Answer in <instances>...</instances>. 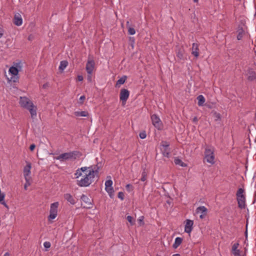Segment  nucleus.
Here are the masks:
<instances>
[{
    "mask_svg": "<svg viewBox=\"0 0 256 256\" xmlns=\"http://www.w3.org/2000/svg\"><path fill=\"white\" fill-rule=\"evenodd\" d=\"M96 166H92L88 167V170H86L82 176V178L77 180V184L81 187L89 186L94 181L96 176L98 177V168H96Z\"/></svg>",
    "mask_w": 256,
    "mask_h": 256,
    "instance_id": "f257e3e1",
    "label": "nucleus"
},
{
    "mask_svg": "<svg viewBox=\"0 0 256 256\" xmlns=\"http://www.w3.org/2000/svg\"><path fill=\"white\" fill-rule=\"evenodd\" d=\"M82 156V152L79 151H72L62 154L55 158L60 161H65L68 160H74L80 158Z\"/></svg>",
    "mask_w": 256,
    "mask_h": 256,
    "instance_id": "f03ea898",
    "label": "nucleus"
},
{
    "mask_svg": "<svg viewBox=\"0 0 256 256\" xmlns=\"http://www.w3.org/2000/svg\"><path fill=\"white\" fill-rule=\"evenodd\" d=\"M86 70L88 73V80L89 82L92 81V74L95 70V62L93 58L88 56V62L86 64Z\"/></svg>",
    "mask_w": 256,
    "mask_h": 256,
    "instance_id": "7ed1b4c3",
    "label": "nucleus"
},
{
    "mask_svg": "<svg viewBox=\"0 0 256 256\" xmlns=\"http://www.w3.org/2000/svg\"><path fill=\"white\" fill-rule=\"evenodd\" d=\"M244 189L240 188L238 189L236 193V200L238 201V206L240 209H244L246 208V196L244 194Z\"/></svg>",
    "mask_w": 256,
    "mask_h": 256,
    "instance_id": "20e7f679",
    "label": "nucleus"
},
{
    "mask_svg": "<svg viewBox=\"0 0 256 256\" xmlns=\"http://www.w3.org/2000/svg\"><path fill=\"white\" fill-rule=\"evenodd\" d=\"M214 150L212 148L206 146L204 151V158L206 162L212 164L214 163Z\"/></svg>",
    "mask_w": 256,
    "mask_h": 256,
    "instance_id": "39448f33",
    "label": "nucleus"
},
{
    "mask_svg": "<svg viewBox=\"0 0 256 256\" xmlns=\"http://www.w3.org/2000/svg\"><path fill=\"white\" fill-rule=\"evenodd\" d=\"M59 206L58 202H56L50 204V216H48V220L54 219L58 215V208Z\"/></svg>",
    "mask_w": 256,
    "mask_h": 256,
    "instance_id": "423d86ee",
    "label": "nucleus"
},
{
    "mask_svg": "<svg viewBox=\"0 0 256 256\" xmlns=\"http://www.w3.org/2000/svg\"><path fill=\"white\" fill-rule=\"evenodd\" d=\"M151 120L152 124L158 130H161L163 128L162 123L160 118L156 114L151 116Z\"/></svg>",
    "mask_w": 256,
    "mask_h": 256,
    "instance_id": "0eeeda50",
    "label": "nucleus"
},
{
    "mask_svg": "<svg viewBox=\"0 0 256 256\" xmlns=\"http://www.w3.org/2000/svg\"><path fill=\"white\" fill-rule=\"evenodd\" d=\"M20 106L24 108L28 109L30 106H32L34 104L26 96H20L19 102Z\"/></svg>",
    "mask_w": 256,
    "mask_h": 256,
    "instance_id": "6e6552de",
    "label": "nucleus"
},
{
    "mask_svg": "<svg viewBox=\"0 0 256 256\" xmlns=\"http://www.w3.org/2000/svg\"><path fill=\"white\" fill-rule=\"evenodd\" d=\"M81 199L83 202L82 205L83 207L86 208H91L92 207V199L91 198L86 196V195L82 194L81 196Z\"/></svg>",
    "mask_w": 256,
    "mask_h": 256,
    "instance_id": "1a4fd4ad",
    "label": "nucleus"
},
{
    "mask_svg": "<svg viewBox=\"0 0 256 256\" xmlns=\"http://www.w3.org/2000/svg\"><path fill=\"white\" fill-rule=\"evenodd\" d=\"M130 96V92L125 88H122L120 91V99L122 102V105L126 103Z\"/></svg>",
    "mask_w": 256,
    "mask_h": 256,
    "instance_id": "9d476101",
    "label": "nucleus"
},
{
    "mask_svg": "<svg viewBox=\"0 0 256 256\" xmlns=\"http://www.w3.org/2000/svg\"><path fill=\"white\" fill-rule=\"evenodd\" d=\"M176 56L177 58L180 60H184V50L182 46H178L176 50Z\"/></svg>",
    "mask_w": 256,
    "mask_h": 256,
    "instance_id": "9b49d317",
    "label": "nucleus"
},
{
    "mask_svg": "<svg viewBox=\"0 0 256 256\" xmlns=\"http://www.w3.org/2000/svg\"><path fill=\"white\" fill-rule=\"evenodd\" d=\"M112 182L110 180H107L105 183L106 190L110 194V196L114 192V189L112 186Z\"/></svg>",
    "mask_w": 256,
    "mask_h": 256,
    "instance_id": "f8f14e48",
    "label": "nucleus"
},
{
    "mask_svg": "<svg viewBox=\"0 0 256 256\" xmlns=\"http://www.w3.org/2000/svg\"><path fill=\"white\" fill-rule=\"evenodd\" d=\"M13 22L17 26H20L22 24V19L20 14L16 13L14 14Z\"/></svg>",
    "mask_w": 256,
    "mask_h": 256,
    "instance_id": "ddd939ff",
    "label": "nucleus"
},
{
    "mask_svg": "<svg viewBox=\"0 0 256 256\" xmlns=\"http://www.w3.org/2000/svg\"><path fill=\"white\" fill-rule=\"evenodd\" d=\"M194 222L190 220H186V224L184 227V231L186 233L190 234L192 230Z\"/></svg>",
    "mask_w": 256,
    "mask_h": 256,
    "instance_id": "4468645a",
    "label": "nucleus"
},
{
    "mask_svg": "<svg viewBox=\"0 0 256 256\" xmlns=\"http://www.w3.org/2000/svg\"><path fill=\"white\" fill-rule=\"evenodd\" d=\"M31 164L30 162H28L27 164L24 167V178H30V176H29L30 174V169H31Z\"/></svg>",
    "mask_w": 256,
    "mask_h": 256,
    "instance_id": "2eb2a0df",
    "label": "nucleus"
},
{
    "mask_svg": "<svg viewBox=\"0 0 256 256\" xmlns=\"http://www.w3.org/2000/svg\"><path fill=\"white\" fill-rule=\"evenodd\" d=\"M192 54L196 58L199 56V48L198 44L194 43L192 48Z\"/></svg>",
    "mask_w": 256,
    "mask_h": 256,
    "instance_id": "dca6fc26",
    "label": "nucleus"
},
{
    "mask_svg": "<svg viewBox=\"0 0 256 256\" xmlns=\"http://www.w3.org/2000/svg\"><path fill=\"white\" fill-rule=\"evenodd\" d=\"M88 167H82L76 170V173L74 174V175L76 176V178H78L80 176H82L84 174H82V172L84 174L85 172V171L86 170H88Z\"/></svg>",
    "mask_w": 256,
    "mask_h": 256,
    "instance_id": "f3484780",
    "label": "nucleus"
},
{
    "mask_svg": "<svg viewBox=\"0 0 256 256\" xmlns=\"http://www.w3.org/2000/svg\"><path fill=\"white\" fill-rule=\"evenodd\" d=\"M239 246L238 243H235L232 246V252L234 256H240V250H238V248Z\"/></svg>",
    "mask_w": 256,
    "mask_h": 256,
    "instance_id": "a211bd4d",
    "label": "nucleus"
},
{
    "mask_svg": "<svg viewBox=\"0 0 256 256\" xmlns=\"http://www.w3.org/2000/svg\"><path fill=\"white\" fill-rule=\"evenodd\" d=\"M64 197L65 200L70 202L71 204H74L76 203L75 200L70 194H64Z\"/></svg>",
    "mask_w": 256,
    "mask_h": 256,
    "instance_id": "6ab92c4d",
    "label": "nucleus"
},
{
    "mask_svg": "<svg viewBox=\"0 0 256 256\" xmlns=\"http://www.w3.org/2000/svg\"><path fill=\"white\" fill-rule=\"evenodd\" d=\"M31 114V117L32 118H34L36 115V107L33 104L32 106H30L28 108Z\"/></svg>",
    "mask_w": 256,
    "mask_h": 256,
    "instance_id": "aec40b11",
    "label": "nucleus"
},
{
    "mask_svg": "<svg viewBox=\"0 0 256 256\" xmlns=\"http://www.w3.org/2000/svg\"><path fill=\"white\" fill-rule=\"evenodd\" d=\"M127 76H122L116 82V87L119 88L121 84H122L125 82Z\"/></svg>",
    "mask_w": 256,
    "mask_h": 256,
    "instance_id": "412c9836",
    "label": "nucleus"
},
{
    "mask_svg": "<svg viewBox=\"0 0 256 256\" xmlns=\"http://www.w3.org/2000/svg\"><path fill=\"white\" fill-rule=\"evenodd\" d=\"M207 212L208 209L204 206H200L198 207L196 210V212L197 214L200 213L201 214H207Z\"/></svg>",
    "mask_w": 256,
    "mask_h": 256,
    "instance_id": "4be33fe9",
    "label": "nucleus"
},
{
    "mask_svg": "<svg viewBox=\"0 0 256 256\" xmlns=\"http://www.w3.org/2000/svg\"><path fill=\"white\" fill-rule=\"evenodd\" d=\"M182 242V239L181 238L178 237L176 238L174 243L172 245L174 248H176L179 246L180 245Z\"/></svg>",
    "mask_w": 256,
    "mask_h": 256,
    "instance_id": "5701e85b",
    "label": "nucleus"
},
{
    "mask_svg": "<svg viewBox=\"0 0 256 256\" xmlns=\"http://www.w3.org/2000/svg\"><path fill=\"white\" fill-rule=\"evenodd\" d=\"M74 115L76 116H88L89 114L86 111L75 112Z\"/></svg>",
    "mask_w": 256,
    "mask_h": 256,
    "instance_id": "b1692460",
    "label": "nucleus"
},
{
    "mask_svg": "<svg viewBox=\"0 0 256 256\" xmlns=\"http://www.w3.org/2000/svg\"><path fill=\"white\" fill-rule=\"evenodd\" d=\"M197 100H198V104L199 106H202L205 102V98L202 95H199L197 97Z\"/></svg>",
    "mask_w": 256,
    "mask_h": 256,
    "instance_id": "393cba45",
    "label": "nucleus"
},
{
    "mask_svg": "<svg viewBox=\"0 0 256 256\" xmlns=\"http://www.w3.org/2000/svg\"><path fill=\"white\" fill-rule=\"evenodd\" d=\"M9 72L12 74L16 76L19 72V70L14 66H11L9 69Z\"/></svg>",
    "mask_w": 256,
    "mask_h": 256,
    "instance_id": "a878e982",
    "label": "nucleus"
},
{
    "mask_svg": "<svg viewBox=\"0 0 256 256\" xmlns=\"http://www.w3.org/2000/svg\"><path fill=\"white\" fill-rule=\"evenodd\" d=\"M68 64V62L66 60H62L60 63V66H59V70L60 71H63V70L67 66Z\"/></svg>",
    "mask_w": 256,
    "mask_h": 256,
    "instance_id": "bb28decb",
    "label": "nucleus"
},
{
    "mask_svg": "<svg viewBox=\"0 0 256 256\" xmlns=\"http://www.w3.org/2000/svg\"><path fill=\"white\" fill-rule=\"evenodd\" d=\"M238 34L237 36V39L238 40H240L243 37L244 34V30L242 28H240L238 30Z\"/></svg>",
    "mask_w": 256,
    "mask_h": 256,
    "instance_id": "cd10ccee",
    "label": "nucleus"
},
{
    "mask_svg": "<svg viewBox=\"0 0 256 256\" xmlns=\"http://www.w3.org/2000/svg\"><path fill=\"white\" fill-rule=\"evenodd\" d=\"M4 196H5L4 194V193H1V192H0V202L2 204L4 205L6 207L8 208L7 204H6V203L4 201Z\"/></svg>",
    "mask_w": 256,
    "mask_h": 256,
    "instance_id": "c85d7f7f",
    "label": "nucleus"
},
{
    "mask_svg": "<svg viewBox=\"0 0 256 256\" xmlns=\"http://www.w3.org/2000/svg\"><path fill=\"white\" fill-rule=\"evenodd\" d=\"M24 178L26 180V183L24 184V189L25 190H27L28 187V186H30V184H31L30 178Z\"/></svg>",
    "mask_w": 256,
    "mask_h": 256,
    "instance_id": "c756f323",
    "label": "nucleus"
},
{
    "mask_svg": "<svg viewBox=\"0 0 256 256\" xmlns=\"http://www.w3.org/2000/svg\"><path fill=\"white\" fill-rule=\"evenodd\" d=\"M174 164L176 165H180L182 166H185V164L179 158H176L174 160Z\"/></svg>",
    "mask_w": 256,
    "mask_h": 256,
    "instance_id": "7c9ffc66",
    "label": "nucleus"
},
{
    "mask_svg": "<svg viewBox=\"0 0 256 256\" xmlns=\"http://www.w3.org/2000/svg\"><path fill=\"white\" fill-rule=\"evenodd\" d=\"M147 177V173L146 171V170H144L142 174V178L140 180L142 182H144L146 180Z\"/></svg>",
    "mask_w": 256,
    "mask_h": 256,
    "instance_id": "2f4dec72",
    "label": "nucleus"
},
{
    "mask_svg": "<svg viewBox=\"0 0 256 256\" xmlns=\"http://www.w3.org/2000/svg\"><path fill=\"white\" fill-rule=\"evenodd\" d=\"M128 221L130 223L131 225L134 224V221L133 220V218L132 216H128L126 218Z\"/></svg>",
    "mask_w": 256,
    "mask_h": 256,
    "instance_id": "473e14b6",
    "label": "nucleus"
},
{
    "mask_svg": "<svg viewBox=\"0 0 256 256\" xmlns=\"http://www.w3.org/2000/svg\"><path fill=\"white\" fill-rule=\"evenodd\" d=\"M128 33L130 35H133L136 33L135 30L134 28L129 26L128 28Z\"/></svg>",
    "mask_w": 256,
    "mask_h": 256,
    "instance_id": "72a5a7b5",
    "label": "nucleus"
},
{
    "mask_svg": "<svg viewBox=\"0 0 256 256\" xmlns=\"http://www.w3.org/2000/svg\"><path fill=\"white\" fill-rule=\"evenodd\" d=\"M214 116L216 118V120H218L220 119V114L219 113L216 112H214Z\"/></svg>",
    "mask_w": 256,
    "mask_h": 256,
    "instance_id": "f704fd0d",
    "label": "nucleus"
},
{
    "mask_svg": "<svg viewBox=\"0 0 256 256\" xmlns=\"http://www.w3.org/2000/svg\"><path fill=\"white\" fill-rule=\"evenodd\" d=\"M126 190L128 192L132 191L134 190L133 186L130 184H128L126 185Z\"/></svg>",
    "mask_w": 256,
    "mask_h": 256,
    "instance_id": "c9c22d12",
    "label": "nucleus"
},
{
    "mask_svg": "<svg viewBox=\"0 0 256 256\" xmlns=\"http://www.w3.org/2000/svg\"><path fill=\"white\" fill-rule=\"evenodd\" d=\"M139 136L140 137L142 138V139H144V138H146V133L144 131L142 132H141L139 134Z\"/></svg>",
    "mask_w": 256,
    "mask_h": 256,
    "instance_id": "e433bc0d",
    "label": "nucleus"
},
{
    "mask_svg": "<svg viewBox=\"0 0 256 256\" xmlns=\"http://www.w3.org/2000/svg\"><path fill=\"white\" fill-rule=\"evenodd\" d=\"M45 248H48L50 247L51 244L49 242H46L44 244Z\"/></svg>",
    "mask_w": 256,
    "mask_h": 256,
    "instance_id": "4c0bfd02",
    "label": "nucleus"
},
{
    "mask_svg": "<svg viewBox=\"0 0 256 256\" xmlns=\"http://www.w3.org/2000/svg\"><path fill=\"white\" fill-rule=\"evenodd\" d=\"M86 98H85V96H82L80 97V99H79V102H78L80 104H82L84 103V100H85Z\"/></svg>",
    "mask_w": 256,
    "mask_h": 256,
    "instance_id": "58836bf2",
    "label": "nucleus"
},
{
    "mask_svg": "<svg viewBox=\"0 0 256 256\" xmlns=\"http://www.w3.org/2000/svg\"><path fill=\"white\" fill-rule=\"evenodd\" d=\"M164 156L166 157H168L169 156V152L167 150V149H164V152H162Z\"/></svg>",
    "mask_w": 256,
    "mask_h": 256,
    "instance_id": "ea45409f",
    "label": "nucleus"
},
{
    "mask_svg": "<svg viewBox=\"0 0 256 256\" xmlns=\"http://www.w3.org/2000/svg\"><path fill=\"white\" fill-rule=\"evenodd\" d=\"M118 198H120L122 200L124 198V194L122 192H119L118 194Z\"/></svg>",
    "mask_w": 256,
    "mask_h": 256,
    "instance_id": "a19ab883",
    "label": "nucleus"
},
{
    "mask_svg": "<svg viewBox=\"0 0 256 256\" xmlns=\"http://www.w3.org/2000/svg\"><path fill=\"white\" fill-rule=\"evenodd\" d=\"M14 67L18 68V69L19 70V71H20L22 69V66L20 64V63H16L15 64Z\"/></svg>",
    "mask_w": 256,
    "mask_h": 256,
    "instance_id": "79ce46f5",
    "label": "nucleus"
},
{
    "mask_svg": "<svg viewBox=\"0 0 256 256\" xmlns=\"http://www.w3.org/2000/svg\"><path fill=\"white\" fill-rule=\"evenodd\" d=\"M162 143V146L164 148V149H167L169 145L166 142H163Z\"/></svg>",
    "mask_w": 256,
    "mask_h": 256,
    "instance_id": "37998d69",
    "label": "nucleus"
},
{
    "mask_svg": "<svg viewBox=\"0 0 256 256\" xmlns=\"http://www.w3.org/2000/svg\"><path fill=\"white\" fill-rule=\"evenodd\" d=\"M36 148V145L34 144H32L30 146V150H31V151H32L34 150V149L35 148Z\"/></svg>",
    "mask_w": 256,
    "mask_h": 256,
    "instance_id": "c03bdc74",
    "label": "nucleus"
},
{
    "mask_svg": "<svg viewBox=\"0 0 256 256\" xmlns=\"http://www.w3.org/2000/svg\"><path fill=\"white\" fill-rule=\"evenodd\" d=\"M4 30L2 28L0 27V38H2L4 34Z\"/></svg>",
    "mask_w": 256,
    "mask_h": 256,
    "instance_id": "a18cd8bd",
    "label": "nucleus"
},
{
    "mask_svg": "<svg viewBox=\"0 0 256 256\" xmlns=\"http://www.w3.org/2000/svg\"><path fill=\"white\" fill-rule=\"evenodd\" d=\"M78 80L80 82L83 80V76L81 75H79L77 77Z\"/></svg>",
    "mask_w": 256,
    "mask_h": 256,
    "instance_id": "49530a36",
    "label": "nucleus"
},
{
    "mask_svg": "<svg viewBox=\"0 0 256 256\" xmlns=\"http://www.w3.org/2000/svg\"><path fill=\"white\" fill-rule=\"evenodd\" d=\"M206 214H200V218L201 219H203L204 218H205V216H206Z\"/></svg>",
    "mask_w": 256,
    "mask_h": 256,
    "instance_id": "de8ad7c7",
    "label": "nucleus"
},
{
    "mask_svg": "<svg viewBox=\"0 0 256 256\" xmlns=\"http://www.w3.org/2000/svg\"><path fill=\"white\" fill-rule=\"evenodd\" d=\"M126 26L128 28L129 26H130V22L128 21L126 22Z\"/></svg>",
    "mask_w": 256,
    "mask_h": 256,
    "instance_id": "09e8293b",
    "label": "nucleus"
},
{
    "mask_svg": "<svg viewBox=\"0 0 256 256\" xmlns=\"http://www.w3.org/2000/svg\"><path fill=\"white\" fill-rule=\"evenodd\" d=\"M193 121H194V122H196V121H198L197 118H196V117H194V118H193Z\"/></svg>",
    "mask_w": 256,
    "mask_h": 256,
    "instance_id": "8fccbe9b",
    "label": "nucleus"
},
{
    "mask_svg": "<svg viewBox=\"0 0 256 256\" xmlns=\"http://www.w3.org/2000/svg\"><path fill=\"white\" fill-rule=\"evenodd\" d=\"M138 221L140 222V223L142 222V224H144L142 219H140V220H138Z\"/></svg>",
    "mask_w": 256,
    "mask_h": 256,
    "instance_id": "3c124183",
    "label": "nucleus"
},
{
    "mask_svg": "<svg viewBox=\"0 0 256 256\" xmlns=\"http://www.w3.org/2000/svg\"><path fill=\"white\" fill-rule=\"evenodd\" d=\"M172 256H180V254H176L172 255Z\"/></svg>",
    "mask_w": 256,
    "mask_h": 256,
    "instance_id": "603ef678",
    "label": "nucleus"
},
{
    "mask_svg": "<svg viewBox=\"0 0 256 256\" xmlns=\"http://www.w3.org/2000/svg\"><path fill=\"white\" fill-rule=\"evenodd\" d=\"M4 256H10V254L8 252H6L4 254Z\"/></svg>",
    "mask_w": 256,
    "mask_h": 256,
    "instance_id": "864d4df0",
    "label": "nucleus"
},
{
    "mask_svg": "<svg viewBox=\"0 0 256 256\" xmlns=\"http://www.w3.org/2000/svg\"><path fill=\"white\" fill-rule=\"evenodd\" d=\"M194 2H198V0H194Z\"/></svg>",
    "mask_w": 256,
    "mask_h": 256,
    "instance_id": "5fc2aeb1",
    "label": "nucleus"
},
{
    "mask_svg": "<svg viewBox=\"0 0 256 256\" xmlns=\"http://www.w3.org/2000/svg\"><path fill=\"white\" fill-rule=\"evenodd\" d=\"M46 86H45V84H44V85L43 86V88H46Z\"/></svg>",
    "mask_w": 256,
    "mask_h": 256,
    "instance_id": "6e6d98bb",
    "label": "nucleus"
},
{
    "mask_svg": "<svg viewBox=\"0 0 256 256\" xmlns=\"http://www.w3.org/2000/svg\"><path fill=\"white\" fill-rule=\"evenodd\" d=\"M156 256H160V255H158V254H157Z\"/></svg>",
    "mask_w": 256,
    "mask_h": 256,
    "instance_id": "4d7b16f0",
    "label": "nucleus"
}]
</instances>
